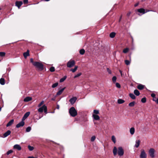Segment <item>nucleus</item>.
Masks as SVG:
<instances>
[{
  "label": "nucleus",
  "mask_w": 158,
  "mask_h": 158,
  "mask_svg": "<svg viewBox=\"0 0 158 158\" xmlns=\"http://www.w3.org/2000/svg\"><path fill=\"white\" fill-rule=\"evenodd\" d=\"M85 52V50L82 49L80 50V53L81 55H83L84 54Z\"/></svg>",
  "instance_id": "33"
},
{
  "label": "nucleus",
  "mask_w": 158,
  "mask_h": 158,
  "mask_svg": "<svg viewBox=\"0 0 158 158\" xmlns=\"http://www.w3.org/2000/svg\"><path fill=\"white\" fill-rule=\"evenodd\" d=\"M2 109V107L0 106V111H1Z\"/></svg>",
  "instance_id": "59"
},
{
  "label": "nucleus",
  "mask_w": 158,
  "mask_h": 158,
  "mask_svg": "<svg viewBox=\"0 0 158 158\" xmlns=\"http://www.w3.org/2000/svg\"><path fill=\"white\" fill-rule=\"evenodd\" d=\"M77 99V98L76 97H73L71 98L69 100L71 104L72 105L74 104Z\"/></svg>",
  "instance_id": "10"
},
{
  "label": "nucleus",
  "mask_w": 158,
  "mask_h": 158,
  "mask_svg": "<svg viewBox=\"0 0 158 158\" xmlns=\"http://www.w3.org/2000/svg\"><path fill=\"white\" fill-rule=\"evenodd\" d=\"M28 148L30 151H32L34 149V148L33 147L31 146L30 145H29L28 146Z\"/></svg>",
  "instance_id": "39"
},
{
  "label": "nucleus",
  "mask_w": 158,
  "mask_h": 158,
  "mask_svg": "<svg viewBox=\"0 0 158 158\" xmlns=\"http://www.w3.org/2000/svg\"><path fill=\"white\" fill-rule=\"evenodd\" d=\"M118 103L119 104H121L125 102V101L121 99H118L117 101Z\"/></svg>",
  "instance_id": "22"
},
{
  "label": "nucleus",
  "mask_w": 158,
  "mask_h": 158,
  "mask_svg": "<svg viewBox=\"0 0 158 158\" xmlns=\"http://www.w3.org/2000/svg\"><path fill=\"white\" fill-rule=\"evenodd\" d=\"M129 96L132 99H135L136 98L135 95L132 93L130 94Z\"/></svg>",
  "instance_id": "28"
},
{
  "label": "nucleus",
  "mask_w": 158,
  "mask_h": 158,
  "mask_svg": "<svg viewBox=\"0 0 158 158\" xmlns=\"http://www.w3.org/2000/svg\"><path fill=\"white\" fill-rule=\"evenodd\" d=\"M140 157L141 158H147V154L144 150H142Z\"/></svg>",
  "instance_id": "8"
},
{
  "label": "nucleus",
  "mask_w": 158,
  "mask_h": 158,
  "mask_svg": "<svg viewBox=\"0 0 158 158\" xmlns=\"http://www.w3.org/2000/svg\"><path fill=\"white\" fill-rule=\"evenodd\" d=\"M129 51V48H126L124 49L123 50V52L124 53H126L128 52Z\"/></svg>",
  "instance_id": "36"
},
{
  "label": "nucleus",
  "mask_w": 158,
  "mask_h": 158,
  "mask_svg": "<svg viewBox=\"0 0 158 158\" xmlns=\"http://www.w3.org/2000/svg\"><path fill=\"white\" fill-rule=\"evenodd\" d=\"M139 4V2H138L137 3H136V4H135L134 5V6L135 7H136L137 6H138V5Z\"/></svg>",
  "instance_id": "52"
},
{
  "label": "nucleus",
  "mask_w": 158,
  "mask_h": 158,
  "mask_svg": "<svg viewBox=\"0 0 158 158\" xmlns=\"http://www.w3.org/2000/svg\"><path fill=\"white\" fill-rule=\"evenodd\" d=\"M30 113V112H26L24 114V115L22 118V120H25L28 117Z\"/></svg>",
  "instance_id": "11"
},
{
  "label": "nucleus",
  "mask_w": 158,
  "mask_h": 158,
  "mask_svg": "<svg viewBox=\"0 0 158 158\" xmlns=\"http://www.w3.org/2000/svg\"><path fill=\"white\" fill-rule=\"evenodd\" d=\"M92 116L94 119L95 120H98L100 119V117L98 115L93 114Z\"/></svg>",
  "instance_id": "14"
},
{
  "label": "nucleus",
  "mask_w": 158,
  "mask_h": 158,
  "mask_svg": "<svg viewBox=\"0 0 158 158\" xmlns=\"http://www.w3.org/2000/svg\"><path fill=\"white\" fill-rule=\"evenodd\" d=\"M153 100L155 101L158 104V98H157L156 100H155L153 99Z\"/></svg>",
  "instance_id": "53"
},
{
  "label": "nucleus",
  "mask_w": 158,
  "mask_h": 158,
  "mask_svg": "<svg viewBox=\"0 0 158 158\" xmlns=\"http://www.w3.org/2000/svg\"><path fill=\"white\" fill-rule=\"evenodd\" d=\"M5 55V53L4 52H0V56H4Z\"/></svg>",
  "instance_id": "44"
},
{
  "label": "nucleus",
  "mask_w": 158,
  "mask_h": 158,
  "mask_svg": "<svg viewBox=\"0 0 158 158\" xmlns=\"http://www.w3.org/2000/svg\"><path fill=\"white\" fill-rule=\"evenodd\" d=\"M113 152L114 156H116L118 153L119 156H122L124 154V151L122 147H118L117 150V148L114 147Z\"/></svg>",
  "instance_id": "1"
},
{
  "label": "nucleus",
  "mask_w": 158,
  "mask_h": 158,
  "mask_svg": "<svg viewBox=\"0 0 158 158\" xmlns=\"http://www.w3.org/2000/svg\"><path fill=\"white\" fill-rule=\"evenodd\" d=\"M14 122V119H13L11 120L7 123V124L6 125V126L7 127H8L11 126L13 124Z\"/></svg>",
  "instance_id": "18"
},
{
  "label": "nucleus",
  "mask_w": 158,
  "mask_h": 158,
  "mask_svg": "<svg viewBox=\"0 0 158 158\" xmlns=\"http://www.w3.org/2000/svg\"><path fill=\"white\" fill-rule=\"evenodd\" d=\"M78 67L77 66H75L74 69H71L70 70V71H72L73 73L75 72L77 69Z\"/></svg>",
  "instance_id": "29"
},
{
  "label": "nucleus",
  "mask_w": 158,
  "mask_h": 158,
  "mask_svg": "<svg viewBox=\"0 0 158 158\" xmlns=\"http://www.w3.org/2000/svg\"><path fill=\"white\" fill-rule=\"evenodd\" d=\"M30 61L31 63H32L34 65V63H35V62H34L33 59L32 58H31L30 59Z\"/></svg>",
  "instance_id": "48"
},
{
  "label": "nucleus",
  "mask_w": 158,
  "mask_h": 158,
  "mask_svg": "<svg viewBox=\"0 0 158 158\" xmlns=\"http://www.w3.org/2000/svg\"><path fill=\"white\" fill-rule=\"evenodd\" d=\"M42 116L41 117H40L39 118H41Z\"/></svg>",
  "instance_id": "61"
},
{
  "label": "nucleus",
  "mask_w": 158,
  "mask_h": 158,
  "mask_svg": "<svg viewBox=\"0 0 158 158\" xmlns=\"http://www.w3.org/2000/svg\"><path fill=\"white\" fill-rule=\"evenodd\" d=\"M55 98H52V101H54L55 100Z\"/></svg>",
  "instance_id": "58"
},
{
  "label": "nucleus",
  "mask_w": 158,
  "mask_h": 158,
  "mask_svg": "<svg viewBox=\"0 0 158 158\" xmlns=\"http://www.w3.org/2000/svg\"><path fill=\"white\" fill-rule=\"evenodd\" d=\"M75 64V62L74 60H70L67 63V67L69 68H71Z\"/></svg>",
  "instance_id": "7"
},
{
  "label": "nucleus",
  "mask_w": 158,
  "mask_h": 158,
  "mask_svg": "<svg viewBox=\"0 0 158 158\" xmlns=\"http://www.w3.org/2000/svg\"><path fill=\"white\" fill-rule=\"evenodd\" d=\"M13 152V151L11 150H9V151H8L7 153H6V154L7 155H9V154H10L12 153V152Z\"/></svg>",
  "instance_id": "45"
},
{
  "label": "nucleus",
  "mask_w": 158,
  "mask_h": 158,
  "mask_svg": "<svg viewBox=\"0 0 158 158\" xmlns=\"http://www.w3.org/2000/svg\"><path fill=\"white\" fill-rule=\"evenodd\" d=\"M81 75V73H79L78 74H76V75H75L74 76V78H75L77 77L80 76Z\"/></svg>",
  "instance_id": "37"
},
{
  "label": "nucleus",
  "mask_w": 158,
  "mask_h": 158,
  "mask_svg": "<svg viewBox=\"0 0 158 158\" xmlns=\"http://www.w3.org/2000/svg\"><path fill=\"white\" fill-rule=\"evenodd\" d=\"M135 102L133 101L132 102L130 103L129 104V106L130 107H133L135 106Z\"/></svg>",
  "instance_id": "26"
},
{
  "label": "nucleus",
  "mask_w": 158,
  "mask_h": 158,
  "mask_svg": "<svg viewBox=\"0 0 158 158\" xmlns=\"http://www.w3.org/2000/svg\"><path fill=\"white\" fill-rule=\"evenodd\" d=\"M31 128L30 127H28L26 128V132H29L31 130Z\"/></svg>",
  "instance_id": "35"
},
{
  "label": "nucleus",
  "mask_w": 158,
  "mask_h": 158,
  "mask_svg": "<svg viewBox=\"0 0 158 158\" xmlns=\"http://www.w3.org/2000/svg\"><path fill=\"white\" fill-rule=\"evenodd\" d=\"M111 139L114 143H116V138L115 137L114 135H113L112 136Z\"/></svg>",
  "instance_id": "31"
},
{
  "label": "nucleus",
  "mask_w": 158,
  "mask_h": 158,
  "mask_svg": "<svg viewBox=\"0 0 158 158\" xmlns=\"http://www.w3.org/2000/svg\"><path fill=\"white\" fill-rule=\"evenodd\" d=\"M69 113L71 116L74 117L77 114V112L74 107H71L69 110Z\"/></svg>",
  "instance_id": "2"
},
{
  "label": "nucleus",
  "mask_w": 158,
  "mask_h": 158,
  "mask_svg": "<svg viewBox=\"0 0 158 158\" xmlns=\"http://www.w3.org/2000/svg\"><path fill=\"white\" fill-rule=\"evenodd\" d=\"M0 83L2 85H4L5 84V80L3 78H1L0 79Z\"/></svg>",
  "instance_id": "25"
},
{
  "label": "nucleus",
  "mask_w": 158,
  "mask_h": 158,
  "mask_svg": "<svg viewBox=\"0 0 158 158\" xmlns=\"http://www.w3.org/2000/svg\"><path fill=\"white\" fill-rule=\"evenodd\" d=\"M50 70L51 72H53L55 71V69L54 67H52L50 68Z\"/></svg>",
  "instance_id": "41"
},
{
  "label": "nucleus",
  "mask_w": 158,
  "mask_h": 158,
  "mask_svg": "<svg viewBox=\"0 0 158 158\" xmlns=\"http://www.w3.org/2000/svg\"><path fill=\"white\" fill-rule=\"evenodd\" d=\"M148 153L149 156L152 158H154L155 157V150L154 148H150L148 151Z\"/></svg>",
  "instance_id": "6"
},
{
  "label": "nucleus",
  "mask_w": 158,
  "mask_h": 158,
  "mask_svg": "<svg viewBox=\"0 0 158 158\" xmlns=\"http://www.w3.org/2000/svg\"><path fill=\"white\" fill-rule=\"evenodd\" d=\"M66 76H64L63 78H61L60 79V82H63L66 78Z\"/></svg>",
  "instance_id": "30"
},
{
  "label": "nucleus",
  "mask_w": 158,
  "mask_h": 158,
  "mask_svg": "<svg viewBox=\"0 0 158 158\" xmlns=\"http://www.w3.org/2000/svg\"><path fill=\"white\" fill-rule=\"evenodd\" d=\"M46 1H49L50 0H45Z\"/></svg>",
  "instance_id": "60"
},
{
  "label": "nucleus",
  "mask_w": 158,
  "mask_h": 158,
  "mask_svg": "<svg viewBox=\"0 0 158 158\" xmlns=\"http://www.w3.org/2000/svg\"><path fill=\"white\" fill-rule=\"evenodd\" d=\"M11 133V131L10 130H8L6 132L4 133L3 134L4 137H6L9 135Z\"/></svg>",
  "instance_id": "17"
},
{
  "label": "nucleus",
  "mask_w": 158,
  "mask_h": 158,
  "mask_svg": "<svg viewBox=\"0 0 158 158\" xmlns=\"http://www.w3.org/2000/svg\"><path fill=\"white\" fill-rule=\"evenodd\" d=\"M137 11L139 13V14H138V15H143L145 13L150 11L149 10H145L143 8L139 9L137 10Z\"/></svg>",
  "instance_id": "4"
},
{
  "label": "nucleus",
  "mask_w": 158,
  "mask_h": 158,
  "mask_svg": "<svg viewBox=\"0 0 158 158\" xmlns=\"http://www.w3.org/2000/svg\"><path fill=\"white\" fill-rule=\"evenodd\" d=\"M151 96L153 98H154L155 96V94L154 93L152 94H151Z\"/></svg>",
  "instance_id": "50"
},
{
  "label": "nucleus",
  "mask_w": 158,
  "mask_h": 158,
  "mask_svg": "<svg viewBox=\"0 0 158 158\" xmlns=\"http://www.w3.org/2000/svg\"><path fill=\"white\" fill-rule=\"evenodd\" d=\"M59 107H60V106H59V105H57V108L58 109H59Z\"/></svg>",
  "instance_id": "55"
},
{
  "label": "nucleus",
  "mask_w": 158,
  "mask_h": 158,
  "mask_svg": "<svg viewBox=\"0 0 158 158\" xmlns=\"http://www.w3.org/2000/svg\"><path fill=\"white\" fill-rule=\"evenodd\" d=\"M99 114V111L98 110H94V114H95L97 115Z\"/></svg>",
  "instance_id": "32"
},
{
  "label": "nucleus",
  "mask_w": 158,
  "mask_h": 158,
  "mask_svg": "<svg viewBox=\"0 0 158 158\" xmlns=\"http://www.w3.org/2000/svg\"><path fill=\"white\" fill-rule=\"evenodd\" d=\"M125 62L126 64L127 65H128L130 64V61L127 60H125Z\"/></svg>",
  "instance_id": "38"
},
{
  "label": "nucleus",
  "mask_w": 158,
  "mask_h": 158,
  "mask_svg": "<svg viewBox=\"0 0 158 158\" xmlns=\"http://www.w3.org/2000/svg\"><path fill=\"white\" fill-rule=\"evenodd\" d=\"M135 129L134 127H131L130 129V132L131 135H133L135 133Z\"/></svg>",
  "instance_id": "21"
},
{
  "label": "nucleus",
  "mask_w": 158,
  "mask_h": 158,
  "mask_svg": "<svg viewBox=\"0 0 158 158\" xmlns=\"http://www.w3.org/2000/svg\"><path fill=\"white\" fill-rule=\"evenodd\" d=\"M119 71L121 74V76H122V71L121 70H119Z\"/></svg>",
  "instance_id": "56"
},
{
  "label": "nucleus",
  "mask_w": 158,
  "mask_h": 158,
  "mask_svg": "<svg viewBox=\"0 0 158 158\" xmlns=\"http://www.w3.org/2000/svg\"><path fill=\"white\" fill-rule=\"evenodd\" d=\"M24 57L26 58L29 55V51L27 50L26 52H24L23 54Z\"/></svg>",
  "instance_id": "19"
},
{
  "label": "nucleus",
  "mask_w": 158,
  "mask_h": 158,
  "mask_svg": "<svg viewBox=\"0 0 158 158\" xmlns=\"http://www.w3.org/2000/svg\"><path fill=\"white\" fill-rule=\"evenodd\" d=\"M141 101L143 103H145L146 102V100L145 98H142V99L141 100Z\"/></svg>",
  "instance_id": "42"
},
{
  "label": "nucleus",
  "mask_w": 158,
  "mask_h": 158,
  "mask_svg": "<svg viewBox=\"0 0 158 158\" xmlns=\"http://www.w3.org/2000/svg\"><path fill=\"white\" fill-rule=\"evenodd\" d=\"M34 65L41 70H43L44 69L43 65L41 63L38 62H35V63H34Z\"/></svg>",
  "instance_id": "3"
},
{
  "label": "nucleus",
  "mask_w": 158,
  "mask_h": 158,
  "mask_svg": "<svg viewBox=\"0 0 158 158\" xmlns=\"http://www.w3.org/2000/svg\"><path fill=\"white\" fill-rule=\"evenodd\" d=\"M134 94L136 96H139L140 94L139 91L137 89H135L134 92Z\"/></svg>",
  "instance_id": "24"
},
{
  "label": "nucleus",
  "mask_w": 158,
  "mask_h": 158,
  "mask_svg": "<svg viewBox=\"0 0 158 158\" xmlns=\"http://www.w3.org/2000/svg\"><path fill=\"white\" fill-rule=\"evenodd\" d=\"M24 120H22V121L19 122V123L17 124L16 125V127L18 128L21 127L23 126L25 124V123L24 122Z\"/></svg>",
  "instance_id": "9"
},
{
  "label": "nucleus",
  "mask_w": 158,
  "mask_h": 158,
  "mask_svg": "<svg viewBox=\"0 0 158 158\" xmlns=\"http://www.w3.org/2000/svg\"><path fill=\"white\" fill-rule=\"evenodd\" d=\"M131 14V12H129L128 13H127V16H129Z\"/></svg>",
  "instance_id": "54"
},
{
  "label": "nucleus",
  "mask_w": 158,
  "mask_h": 158,
  "mask_svg": "<svg viewBox=\"0 0 158 158\" xmlns=\"http://www.w3.org/2000/svg\"><path fill=\"white\" fill-rule=\"evenodd\" d=\"M28 158H35L32 156H29L28 157Z\"/></svg>",
  "instance_id": "57"
},
{
  "label": "nucleus",
  "mask_w": 158,
  "mask_h": 158,
  "mask_svg": "<svg viewBox=\"0 0 158 158\" xmlns=\"http://www.w3.org/2000/svg\"><path fill=\"white\" fill-rule=\"evenodd\" d=\"M28 2V0H23V2L24 3H27Z\"/></svg>",
  "instance_id": "51"
},
{
  "label": "nucleus",
  "mask_w": 158,
  "mask_h": 158,
  "mask_svg": "<svg viewBox=\"0 0 158 158\" xmlns=\"http://www.w3.org/2000/svg\"><path fill=\"white\" fill-rule=\"evenodd\" d=\"M107 70L108 72V73L109 74H111V71H110V69H109V68H107Z\"/></svg>",
  "instance_id": "49"
},
{
  "label": "nucleus",
  "mask_w": 158,
  "mask_h": 158,
  "mask_svg": "<svg viewBox=\"0 0 158 158\" xmlns=\"http://www.w3.org/2000/svg\"><path fill=\"white\" fill-rule=\"evenodd\" d=\"M116 86L118 88H120L121 87L120 85L118 83H116Z\"/></svg>",
  "instance_id": "46"
},
{
  "label": "nucleus",
  "mask_w": 158,
  "mask_h": 158,
  "mask_svg": "<svg viewBox=\"0 0 158 158\" xmlns=\"http://www.w3.org/2000/svg\"><path fill=\"white\" fill-rule=\"evenodd\" d=\"M140 143V141L139 140H136L135 142V144L134 147L136 148H138L139 146Z\"/></svg>",
  "instance_id": "13"
},
{
  "label": "nucleus",
  "mask_w": 158,
  "mask_h": 158,
  "mask_svg": "<svg viewBox=\"0 0 158 158\" xmlns=\"http://www.w3.org/2000/svg\"><path fill=\"white\" fill-rule=\"evenodd\" d=\"M15 4V6L19 9L20 6L22 5L23 2L22 1H16Z\"/></svg>",
  "instance_id": "12"
},
{
  "label": "nucleus",
  "mask_w": 158,
  "mask_h": 158,
  "mask_svg": "<svg viewBox=\"0 0 158 158\" xmlns=\"http://www.w3.org/2000/svg\"><path fill=\"white\" fill-rule=\"evenodd\" d=\"M47 107L45 105H44L42 107L38 109V111L39 112H42L43 111L46 113H47Z\"/></svg>",
  "instance_id": "5"
},
{
  "label": "nucleus",
  "mask_w": 158,
  "mask_h": 158,
  "mask_svg": "<svg viewBox=\"0 0 158 158\" xmlns=\"http://www.w3.org/2000/svg\"><path fill=\"white\" fill-rule=\"evenodd\" d=\"M96 139V137L95 136H93L91 138V141L92 142H93Z\"/></svg>",
  "instance_id": "43"
},
{
  "label": "nucleus",
  "mask_w": 158,
  "mask_h": 158,
  "mask_svg": "<svg viewBox=\"0 0 158 158\" xmlns=\"http://www.w3.org/2000/svg\"><path fill=\"white\" fill-rule=\"evenodd\" d=\"M58 83L57 82L55 83L52 85V87L53 88H54L56 87V86H57V85H58Z\"/></svg>",
  "instance_id": "34"
},
{
  "label": "nucleus",
  "mask_w": 158,
  "mask_h": 158,
  "mask_svg": "<svg viewBox=\"0 0 158 158\" xmlns=\"http://www.w3.org/2000/svg\"><path fill=\"white\" fill-rule=\"evenodd\" d=\"M115 35V33L114 32H112L110 34V36L111 38H113Z\"/></svg>",
  "instance_id": "27"
},
{
  "label": "nucleus",
  "mask_w": 158,
  "mask_h": 158,
  "mask_svg": "<svg viewBox=\"0 0 158 158\" xmlns=\"http://www.w3.org/2000/svg\"><path fill=\"white\" fill-rule=\"evenodd\" d=\"M32 100V98L31 97H27L25 98L24 99V101L25 102H27L29 101H31Z\"/></svg>",
  "instance_id": "20"
},
{
  "label": "nucleus",
  "mask_w": 158,
  "mask_h": 158,
  "mask_svg": "<svg viewBox=\"0 0 158 158\" xmlns=\"http://www.w3.org/2000/svg\"><path fill=\"white\" fill-rule=\"evenodd\" d=\"M65 87H64V88L61 89H60V90H59L58 91V92H57V93H56V95H60L63 92V91L64 90V89H65Z\"/></svg>",
  "instance_id": "16"
},
{
  "label": "nucleus",
  "mask_w": 158,
  "mask_h": 158,
  "mask_svg": "<svg viewBox=\"0 0 158 158\" xmlns=\"http://www.w3.org/2000/svg\"><path fill=\"white\" fill-rule=\"evenodd\" d=\"M117 79V78L115 76L113 77L112 78V81L114 82H115L116 81Z\"/></svg>",
  "instance_id": "40"
},
{
  "label": "nucleus",
  "mask_w": 158,
  "mask_h": 158,
  "mask_svg": "<svg viewBox=\"0 0 158 158\" xmlns=\"http://www.w3.org/2000/svg\"><path fill=\"white\" fill-rule=\"evenodd\" d=\"M44 103V101H42L40 104H39L38 105V107H40Z\"/></svg>",
  "instance_id": "47"
},
{
  "label": "nucleus",
  "mask_w": 158,
  "mask_h": 158,
  "mask_svg": "<svg viewBox=\"0 0 158 158\" xmlns=\"http://www.w3.org/2000/svg\"><path fill=\"white\" fill-rule=\"evenodd\" d=\"M14 148L18 150H20L21 149V146L19 144H15L14 146Z\"/></svg>",
  "instance_id": "15"
},
{
  "label": "nucleus",
  "mask_w": 158,
  "mask_h": 158,
  "mask_svg": "<svg viewBox=\"0 0 158 158\" xmlns=\"http://www.w3.org/2000/svg\"><path fill=\"white\" fill-rule=\"evenodd\" d=\"M144 87V85L141 84L137 86V88L138 89L140 90H142L143 89Z\"/></svg>",
  "instance_id": "23"
}]
</instances>
